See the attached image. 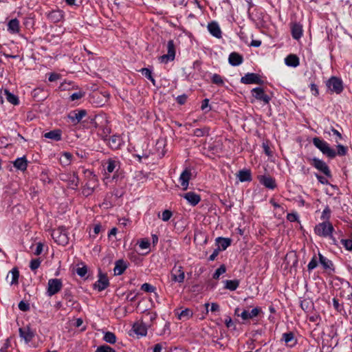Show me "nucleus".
Listing matches in <instances>:
<instances>
[{"label":"nucleus","instance_id":"nucleus-1","mask_svg":"<svg viewBox=\"0 0 352 352\" xmlns=\"http://www.w3.org/2000/svg\"><path fill=\"white\" fill-rule=\"evenodd\" d=\"M85 96V91L71 83H67V104L78 105Z\"/></svg>","mask_w":352,"mask_h":352},{"label":"nucleus","instance_id":"nucleus-2","mask_svg":"<svg viewBox=\"0 0 352 352\" xmlns=\"http://www.w3.org/2000/svg\"><path fill=\"white\" fill-rule=\"evenodd\" d=\"M85 174L86 177V182L83 186L82 192L85 196L87 197L91 195L94 192V190L98 187V180L96 175L89 170H87L85 172Z\"/></svg>","mask_w":352,"mask_h":352},{"label":"nucleus","instance_id":"nucleus-3","mask_svg":"<svg viewBox=\"0 0 352 352\" xmlns=\"http://www.w3.org/2000/svg\"><path fill=\"white\" fill-rule=\"evenodd\" d=\"M314 145L318 148L324 155L327 157L333 158L336 156V152L329 146V144L319 138H313Z\"/></svg>","mask_w":352,"mask_h":352},{"label":"nucleus","instance_id":"nucleus-4","mask_svg":"<svg viewBox=\"0 0 352 352\" xmlns=\"http://www.w3.org/2000/svg\"><path fill=\"white\" fill-rule=\"evenodd\" d=\"M314 231L317 235L327 237L331 235L333 227L329 221H326L316 225Z\"/></svg>","mask_w":352,"mask_h":352},{"label":"nucleus","instance_id":"nucleus-5","mask_svg":"<svg viewBox=\"0 0 352 352\" xmlns=\"http://www.w3.org/2000/svg\"><path fill=\"white\" fill-rule=\"evenodd\" d=\"M87 111L85 109H77L73 111H71L67 114V118L69 119V122L73 125H76L79 124L83 118L87 116Z\"/></svg>","mask_w":352,"mask_h":352},{"label":"nucleus","instance_id":"nucleus-6","mask_svg":"<svg viewBox=\"0 0 352 352\" xmlns=\"http://www.w3.org/2000/svg\"><path fill=\"white\" fill-rule=\"evenodd\" d=\"M63 283L60 279L51 278L48 280L47 294L52 296L57 294L62 288Z\"/></svg>","mask_w":352,"mask_h":352},{"label":"nucleus","instance_id":"nucleus-7","mask_svg":"<svg viewBox=\"0 0 352 352\" xmlns=\"http://www.w3.org/2000/svg\"><path fill=\"white\" fill-rule=\"evenodd\" d=\"M192 178V170L190 168H185L179 177V182L180 188L183 190H186L188 188L189 182Z\"/></svg>","mask_w":352,"mask_h":352},{"label":"nucleus","instance_id":"nucleus-8","mask_svg":"<svg viewBox=\"0 0 352 352\" xmlns=\"http://www.w3.org/2000/svg\"><path fill=\"white\" fill-rule=\"evenodd\" d=\"M151 325V322H146L142 318L135 322L133 326V331L140 336H145L147 334L148 328Z\"/></svg>","mask_w":352,"mask_h":352},{"label":"nucleus","instance_id":"nucleus-9","mask_svg":"<svg viewBox=\"0 0 352 352\" xmlns=\"http://www.w3.org/2000/svg\"><path fill=\"white\" fill-rule=\"evenodd\" d=\"M311 164L327 177H331V171L327 164L322 160L314 157L311 160Z\"/></svg>","mask_w":352,"mask_h":352},{"label":"nucleus","instance_id":"nucleus-10","mask_svg":"<svg viewBox=\"0 0 352 352\" xmlns=\"http://www.w3.org/2000/svg\"><path fill=\"white\" fill-rule=\"evenodd\" d=\"M252 96L257 100L261 101L264 104H269L271 98L267 95L262 87H256L251 91Z\"/></svg>","mask_w":352,"mask_h":352},{"label":"nucleus","instance_id":"nucleus-11","mask_svg":"<svg viewBox=\"0 0 352 352\" xmlns=\"http://www.w3.org/2000/svg\"><path fill=\"white\" fill-rule=\"evenodd\" d=\"M171 280L175 283H182L185 279V273L182 266L175 265L172 269Z\"/></svg>","mask_w":352,"mask_h":352},{"label":"nucleus","instance_id":"nucleus-12","mask_svg":"<svg viewBox=\"0 0 352 352\" xmlns=\"http://www.w3.org/2000/svg\"><path fill=\"white\" fill-rule=\"evenodd\" d=\"M327 86L332 92L340 94L343 90L342 82L336 77H331L327 82Z\"/></svg>","mask_w":352,"mask_h":352},{"label":"nucleus","instance_id":"nucleus-13","mask_svg":"<svg viewBox=\"0 0 352 352\" xmlns=\"http://www.w3.org/2000/svg\"><path fill=\"white\" fill-rule=\"evenodd\" d=\"M52 236L57 244L62 245H65L66 244V232L63 227L53 230Z\"/></svg>","mask_w":352,"mask_h":352},{"label":"nucleus","instance_id":"nucleus-14","mask_svg":"<svg viewBox=\"0 0 352 352\" xmlns=\"http://www.w3.org/2000/svg\"><path fill=\"white\" fill-rule=\"evenodd\" d=\"M19 336L24 340L25 343L30 342L35 336V332L29 325L19 328Z\"/></svg>","mask_w":352,"mask_h":352},{"label":"nucleus","instance_id":"nucleus-15","mask_svg":"<svg viewBox=\"0 0 352 352\" xmlns=\"http://www.w3.org/2000/svg\"><path fill=\"white\" fill-rule=\"evenodd\" d=\"M167 54L160 57V60L162 63H167L170 60H173L175 56V45L173 40L168 41L167 43Z\"/></svg>","mask_w":352,"mask_h":352},{"label":"nucleus","instance_id":"nucleus-16","mask_svg":"<svg viewBox=\"0 0 352 352\" xmlns=\"http://www.w3.org/2000/svg\"><path fill=\"white\" fill-rule=\"evenodd\" d=\"M105 174L116 172L120 168V162L116 159H108L103 164Z\"/></svg>","mask_w":352,"mask_h":352},{"label":"nucleus","instance_id":"nucleus-17","mask_svg":"<svg viewBox=\"0 0 352 352\" xmlns=\"http://www.w3.org/2000/svg\"><path fill=\"white\" fill-rule=\"evenodd\" d=\"M243 84H262L263 81L260 76L254 73H248L241 78Z\"/></svg>","mask_w":352,"mask_h":352},{"label":"nucleus","instance_id":"nucleus-18","mask_svg":"<svg viewBox=\"0 0 352 352\" xmlns=\"http://www.w3.org/2000/svg\"><path fill=\"white\" fill-rule=\"evenodd\" d=\"M109 285L107 276L104 274H99L98 280L94 284V289L101 292L105 289Z\"/></svg>","mask_w":352,"mask_h":352},{"label":"nucleus","instance_id":"nucleus-19","mask_svg":"<svg viewBox=\"0 0 352 352\" xmlns=\"http://www.w3.org/2000/svg\"><path fill=\"white\" fill-rule=\"evenodd\" d=\"M261 312V309L258 307H256L252 309L250 311L248 310H243L241 314L240 317L242 318L243 321H246L250 319H252L258 316V314Z\"/></svg>","mask_w":352,"mask_h":352},{"label":"nucleus","instance_id":"nucleus-20","mask_svg":"<svg viewBox=\"0 0 352 352\" xmlns=\"http://www.w3.org/2000/svg\"><path fill=\"white\" fill-rule=\"evenodd\" d=\"M182 197L192 206L197 205L201 201L200 195L194 192L185 193Z\"/></svg>","mask_w":352,"mask_h":352},{"label":"nucleus","instance_id":"nucleus-21","mask_svg":"<svg viewBox=\"0 0 352 352\" xmlns=\"http://www.w3.org/2000/svg\"><path fill=\"white\" fill-rule=\"evenodd\" d=\"M291 32L294 39L298 40L302 36V25L298 23H294L291 25Z\"/></svg>","mask_w":352,"mask_h":352},{"label":"nucleus","instance_id":"nucleus-22","mask_svg":"<svg viewBox=\"0 0 352 352\" xmlns=\"http://www.w3.org/2000/svg\"><path fill=\"white\" fill-rule=\"evenodd\" d=\"M261 184L270 189H274L276 187L275 179L270 176L262 175L258 177Z\"/></svg>","mask_w":352,"mask_h":352},{"label":"nucleus","instance_id":"nucleus-23","mask_svg":"<svg viewBox=\"0 0 352 352\" xmlns=\"http://www.w3.org/2000/svg\"><path fill=\"white\" fill-rule=\"evenodd\" d=\"M243 61V56L237 52H232L228 57V62L232 66H239Z\"/></svg>","mask_w":352,"mask_h":352},{"label":"nucleus","instance_id":"nucleus-24","mask_svg":"<svg viewBox=\"0 0 352 352\" xmlns=\"http://www.w3.org/2000/svg\"><path fill=\"white\" fill-rule=\"evenodd\" d=\"M122 144V138L120 135H113L108 140V144L113 149H118Z\"/></svg>","mask_w":352,"mask_h":352},{"label":"nucleus","instance_id":"nucleus-25","mask_svg":"<svg viewBox=\"0 0 352 352\" xmlns=\"http://www.w3.org/2000/svg\"><path fill=\"white\" fill-rule=\"evenodd\" d=\"M127 268V264L122 259H120L117 261L115 263V267L113 269L114 274L116 276L121 275L124 273V272Z\"/></svg>","mask_w":352,"mask_h":352},{"label":"nucleus","instance_id":"nucleus-26","mask_svg":"<svg viewBox=\"0 0 352 352\" xmlns=\"http://www.w3.org/2000/svg\"><path fill=\"white\" fill-rule=\"evenodd\" d=\"M208 30L209 32L216 38L221 37V30L219 25L216 22H212L208 25Z\"/></svg>","mask_w":352,"mask_h":352},{"label":"nucleus","instance_id":"nucleus-27","mask_svg":"<svg viewBox=\"0 0 352 352\" xmlns=\"http://www.w3.org/2000/svg\"><path fill=\"white\" fill-rule=\"evenodd\" d=\"M14 166L20 170L24 171L28 167V161L25 156L16 158L13 162Z\"/></svg>","mask_w":352,"mask_h":352},{"label":"nucleus","instance_id":"nucleus-28","mask_svg":"<svg viewBox=\"0 0 352 352\" xmlns=\"http://www.w3.org/2000/svg\"><path fill=\"white\" fill-rule=\"evenodd\" d=\"M286 65L292 67H296L299 65V58L296 55L289 54L285 58Z\"/></svg>","mask_w":352,"mask_h":352},{"label":"nucleus","instance_id":"nucleus-29","mask_svg":"<svg viewBox=\"0 0 352 352\" xmlns=\"http://www.w3.org/2000/svg\"><path fill=\"white\" fill-rule=\"evenodd\" d=\"M237 178L241 182L251 181L252 176L250 170L247 169L239 170L237 174Z\"/></svg>","mask_w":352,"mask_h":352},{"label":"nucleus","instance_id":"nucleus-30","mask_svg":"<svg viewBox=\"0 0 352 352\" xmlns=\"http://www.w3.org/2000/svg\"><path fill=\"white\" fill-rule=\"evenodd\" d=\"M282 340L285 342V344L289 346H293L296 344L294 340V335L292 332L285 333L282 336Z\"/></svg>","mask_w":352,"mask_h":352},{"label":"nucleus","instance_id":"nucleus-31","mask_svg":"<svg viewBox=\"0 0 352 352\" xmlns=\"http://www.w3.org/2000/svg\"><path fill=\"white\" fill-rule=\"evenodd\" d=\"M8 30L12 33H18L20 30L19 21L17 19H11L8 22Z\"/></svg>","mask_w":352,"mask_h":352},{"label":"nucleus","instance_id":"nucleus-32","mask_svg":"<svg viewBox=\"0 0 352 352\" xmlns=\"http://www.w3.org/2000/svg\"><path fill=\"white\" fill-rule=\"evenodd\" d=\"M318 255L320 263L322 265L323 268L325 270H333V265L332 261L328 259L327 257L322 255L321 254H319Z\"/></svg>","mask_w":352,"mask_h":352},{"label":"nucleus","instance_id":"nucleus-33","mask_svg":"<svg viewBox=\"0 0 352 352\" xmlns=\"http://www.w3.org/2000/svg\"><path fill=\"white\" fill-rule=\"evenodd\" d=\"M45 138L58 141L61 139V131L60 130H53L44 134Z\"/></svg>","mask_w":352,"mask_h":352},{"label":"nucleus","instance_id":"nucleus-34","mask_svg":"<svg viewBox=\"0 0 352 352\" xmlns=\"http://www.w3.org/2000/svg\"><path fill=\"white\" fill-rule=\"evenodd\" d=\"M176 314L177 315L179 320L185 321L190 319L192 316V311L190 309L186 308L179 313L177 311Z\"/></svg>","mask_w":352,"mask_h":352},{"label":"nucleus","instance_id":"nucleus-35","mask_svg":"<svg viewBox=\"0 0 352 352\" xmlns=\"http://www.w3.org/2000/svg\"><path fill=\"white\" fill-rule=\"evenodd\" d=\"M78 177L76 175L75 173H74L69 176V178H67V188L76 189L78 185Z\"/></svg>","mask_w":352,"mask_h":352},{"label":"nucleus","instance_id":"nucleus-36","mask_svg":"<svg viewBox=\"0 0 352 352\" xmlns=\"http://www.w3.org/2000/svg\"><path fill=\"white\" fill-rule=\"evenodd\" d=\"M4 95L6 96V100L14 105L19 104V98L14 94L10 93L8 89L4 90Z\"/></svg>","mask_w":352,"mask_h":352},{"label":"nucleus","instance_id":"nucleus-37","mask_svg":"<svg viewBox=\"0 0 352 352\" xmlns=\"http://www.w3.org/2000/svg\"><path fill=\"white\" fill-rule=\"evenodd\" d=\"M49 18L54 22H58L63 18V12L61 10H53L49 13Z\"/></svg>","mask_w":352,"mask_h":352},{"label":"nucleus","instance_id":"nucleus-38","mask_svg":"<svg viewBox=\"0 0 352 352\" xmlns=\"http://www.w3.org/2000/svg\"><path fill=\"white\" fill-rule=\"evenodd\" d=\"M225 288L227 289H229L230 291H234L236 290L239 285V280H226L225 282Z\"/></svg>","mask_w":352,"mask_h":352},{"label":"nucleus","instance_id":"nucleus-39","mask_svg":"<svg viewBox=\"0 0 352 352\" xmlns=\"http://www.w3.org/2000/svg\"><path fill=\"white\" fill-rule=\"evenodd\" d=\"M217 241L219 243V250L221 249V250H226L231 244V240L228 238L219 237Z\"/></svg>","mask_w":352,"mask_h":352},{"label":"nucleus","instance_id":"nucleus-40","mask_svg":"<svg viewBox=\"0 0 352 352\" xmlns=\"http://www.w3.org/2000/svg\"><path fill=\"white\" fill-rule=\"evenodd\" d=\"M211 81L212 83L219 85V86H223L225 84L224 80L223 78L217 74H214L211 76Z\"/></svg>","mask_w":352,"mask_h":352},{"label":"nucleus","instance_id":"nucleus-41","mask_svg":"<svg viewBox=\"0 0 352 352\" xmlns=\"http://www.w3.org/2000/svg\"><path fill=\"white\" fill-rule=\"evenodd\" d=\"M12 275L11 285H16L19 283V272L16 267H14L10 272Z\"/></svg>","mask_w":352,"mask_h":352},{"label":"nucleus","instance_id":"nucleus-42","mask_svg":"<svg viewBox=\"0 0 352 352\" xmlns=\"http://www.w3.org/2000/svg\"><path fill=\"white\" fill-rule=\"evenodd\" d=\"M103 339L105 342L110 344H114L116 342V335L110 331L105 333Z\"/></svg>","mask_w":352,"mask_h":352},{"label":"nucleus","instance_id":"nucleus-43","mask_svg":"<svg viewBox=\"0 0 352 352\" xmlns=\"http://www.w3.org/2000/svg\"><path fill=\"white\" fill-rule=\"evenodd\" d=\"M140 72H141L142 75H144L146 78H147L148 80H150L153 82V84L155 85V80L153 78V77L152 76V72H151V71L149 69H148V68H142L140 70Z\"/></svg>","mask_w":352,"mask_h":352},{"label":"nucleus","instance_id":"nucleus-44","mask_svg":"<svg viewBox=\"0 0 352 352\" xmlns=\"http://www.w3.org/2000/svg\"><path fill=\"white\" fill-rule=\"evenodd\" d=\"M110 129L108 126L100 127L98 133L100 135L103 139L106 140L107 135L110 133Z\"/></svg>","mask_w":352,"mask_h":352},{"label":"nucleus","instance_id":"nucleus-45","mask_svg":"<svg viewBox=\"0 0 352 352\" xmlns=\"http://www.w3.org/2000/svg\"><path fill=\"white\" fill-rule=\"evenodd\" d=\"M172 216L173 213L169 210H164L162 214H158V217L161 218L164 221H168L171 218Z\"/></svg>","mask_w":352,"mask_h":352},{"label":"nucleus","instance_id":"nucleus-46","mask_svg":"<svg viewBox=\"0 0 352 352\" xmlns=\"http://www.w3.org/2000/svg\"><path fill=\"white\" fill-rule=\"evenodd\" d=\"M226 271V267L222 265L218 269L216 270L215 272L213 274V278L218 279L219 276L224 274Z\"/></svg>","mask_w":352,"mask_h":352},{"label":"nucleus","instance_id":"nucleus-47","mask_svg":"<svg viewBox=\"0 0 352 352\" xmlns=\"http://www.w3.org/2000/svg\"><path fill=\"white\" fill-rule=\"evenodd\" d=\"M141 289L143 290L144 292L151 293L154 292L156 289L154 286L151 285L149 283H144L141 286Z\"/></svg>","mask_w":352,"mask_h":352},{"label":"nucleus","instance_id":"nucleus-48","mask_svg":"<svg viewBox=\"0 0 352 352\" xmlns=\"http://www.w3.org/2000/svg\"><path fill=\"white\" fill-rule=\"evenodd\" d=\"M41 260L39 258L32 259L30 263V267L32 270H36L41 265Z\"/></svg>","mask_w":352,"mask_h":352},{"label":"nucleus","instance_id":"nucleus-49","mask_svg":"<svg viewBox=\"0 0 352 352\" xmlns=\"http://www.w3.org/2000/svg\"><path fill=\"white\" fill-rule=\"evenodd\" d=\"M19 309L22 311H28L30 310V304L24 300L19 302L18 305Z\"/></svg>","mask_w":352,"mask_h":352},{"label":"nucleus","instance_id":"nucleus-50","mask_svg":"<svg viewBox=\"0 0 352 352\" xmlns=\"http://www.w3.org/2000/svg\"><path fill=\"white\" fill-rule=\"evenodd\" d=\"M330 214L331 210L329 206H326L322 212L321 219L324 220L325 221H327L330 217Z\"/></svg>","mask_w":352,"mask_h":352},{"label":"nucleus","instance_id":"nucleus-51","mask_svg":"<svg viewBox=\"0 0 352 352\" xmlns=\"http://www.w3.org/2000/svg\"><path fill=\"white\" fill-rule=\"evenodd\" d=\"M318 265V261L316 256H313L311 260L309 261L307 268L309 271H311L315 269Z\"/></svg>","mask_w":352,"mask_h":352},{"label":"nucleus","instance_id":"nucleus-52","mask_svg":"<svg viewBox=\"0 0 352 352\" xmlns=\"http://www.w3.org/2000/svg\"><path fill=\"white\" fill-rule=\"evenodd\" d=\"M11 346V338H8L0 349V352H8V349Z\"/></svg>","mask_w":352,"mask_h":352},{"label":"nucleus","instance_id":"nucleus-53","mask_svg":"<svg viewBox=\"0 0 352 352\" xmlns=\"http://www.w3.org/2000/svg\"><path fill=\"white\" fill-rule=\"evenodd\" d=\"M144 321H146V322H148V321L152 322L153 320L156 318V314H151V313H147L145 314L142 318Z\"/></svg>","mask_w":352,"mask_h":352},{"label":"nucleus","instance_id":"nucleus-54","mask_svg":"<svg viewBox=\"0 0 352 352\" xmlns=\"http://www.w3.org/2000/svg\"><path fill=\"white\" fill-rule=\"evenodd\" d=\"M77 274L80 277H83L87 273V268L86 266H82L81 267H78L76 270Z\"/></svg>","mask_w":352,"mask_h":352},{"label":"nucleus","instance_id":"nucleus-55","mask_svg":"<svg viewBox=\"0 0 352 352\" xmlns=\"http://www.w3.org/2000/svg\"><path fill=\"white\" fill-rule=\"evenodd\" d=\"M82 322H83L81 318L74 319V320H69V325L74 326L76 327H79L82 325Z\"/></svg>","mask_w":352,"mask_h":352},{"label":"nucleus","instance_id":"nucleus-56","mask_svg":"<svg viewBox=\"0 0 352 352\" xmlns=\"http://www.w3.org/2000/svg\"><path fill=\"white\" fill-rule=\"evenodd\" d=\"M287 219L291 222H294L298 220V215L296 212L289 213L287 215Z\"/></svg>","mask_w":352,"mask_h":352},{"label":"nucleus","instance_id":"nucleus-57","mask_svg":"<svg viewBox=\"0 0 352 352\" xmlns=\"http://www.w3.org/2000/svg\"><path fill=\"white\" fill-rule=\"evenodd\" d=\"M337 148H338V152L336 153V154H338V155H340V156H343V155H346V148L345 146H344L343 145H341V144H338L337 146Z\"/></svg>","mask_w":352,"mask_h":352},{"label":"nucleus","instance_id":"nucleus-58","mask_svg":"<svg viewBox=\"0 0 352 352\" xmlns=\"http://www.w3.org/2000/svg\"><path fill=\"white\" fill-rule=\"evenodd\" d=\"M341 243L347 250H352V243L349 239H342Z\"/></svg>","mask_w":352,"mask_h":352},{"label":"nucleus","instance_id":"nucleus-59","mask_svg":"<svg viewBox=\"0 0 352 352\" xmlns=\"http://www.w3.org/2000/svg\"><path fill=\"white\" fill-rule=\"evenodd\" d=\"M139 246L142 250L147 249L150 246V242L148 239H142L140 242Z\"/></svg>","mask_w":352,"mask_h":352},{"label":"nucleus","instance_id":"nucleus-60","mask_svg":"<svg viewBox=\"0 0 352 352\" xmlns=\"http://www.w3.org/2000/svg\"><path fill=\"white\" fill-rule=\"evenodd\" d=\"M309 87H310V91H311V94L315 96H318L319 94V91H318L317 85L314 83H311Z\"/></svg>","mask_w":352,"mask_h":352},{"label":"nucleus","instance_id":"nucleus-61","mask_svg":"<svg viewBox=\"0 0 352 352\" xmlns=\"http://www.w3.org/2000/svg\"><path fill=\"white\" fill-rule=\"evenodd\" d=\"M186 100H187V96L185 94L178 96L176 98L177 102L179 104H184L186 102Z\"/></svg>","mask_w":352,"mask_h":352},{"label":"nucleus","instance_id":"nucleus-62","mask_svg":"<svg viewBox=\"0 0 352 352\" xmlns=\"http://www.w3.org/2000/svg\"><path fill=\"white\" fill-rule=\"evenodd\" d=\"M333 305L334 307V308L338 311H340L342 309V305L339 303L338 302V300L336 298H333Z\"/></svg>","mask_w":352,"mask_h":352},{"label":"nucleus","instance_id":"nucleus-63","mask_svg":"<svg viewBox=\"0 0 352 352\" xmlns=\"http://www.w3.org/2000/svg\"><path fill=\"white\" fill-rule=\"evenodd\" d=\"M43 243H37L36 250L34 251V254L36 256L40 255L43 252Z\"/></svg>","mask_w":352,"mask_h":352},{"label":"nucleus","instance_id":"nucleus-64","mask_svg":"<svg viewBox=\"0 0 352 352\" xmlns=\"http://www.w3.org/2000/svg\"><path fill=\"white\" fill-rule=\"evenodd\" d=\"M206 130L205 129H195L194 131V134L195 135L197 136V137H202L205 135L206 133Z\"/></svg>","mask_w":352,"mask_h":352}]
</instances>
